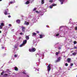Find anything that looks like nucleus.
<instances>
[{
    "label": "nucleus",
    "instance_id": "obj_1",
    "mask_svg": "<svg viewBox=\"0 0 77 77\" xmlns=\"http://www.w3.org/2000/svg\"><path fill=\"white\" fill-rule=\"evenodd\" d=\"M29 52H35L36 51V48H32L31 49H29Z\"/></svg>",
    "mask_w": 77,
    "mask_h": 77
},
{
    "label": "nucleus",
    "instance_id": "obj_2",
    "mask_svg": "<svg viewBox=\"0 0 77 77\" xmlns=\"http://www.w3.org/2000/svg\"><path fill=\"white\" fill-rule=\"evenodd\" d=\"M60 2H61V5L63 4V2H66L67 1V0H59Z\"/></svg>",
    "mask_w": 77,
    "mask_h": 77
},
{
    "label": "nucleus",
    "instance_id": "obj_3",
    "mask_svg": "<svg viewBox=\"0 0 77 77\" xmlns=\"http://www.w3.org/2000/svg\"><path fill=\"white\" fill-rule=\"evenodd\" d=\"M22 32H25V30H26V27L24 26H22Z\"/></svg>",
    "mask_w": 77,
    "mask_h": 77
},
{
    "label": "nucleus",
    "instance_id": "obj_4",
    "mask_svg": "<svg viewBox=\"0 0 77 77\" xmlns=\"http://www.w3.org/2000/svg\"><path fill=\"white\" fill-rule=\"evenodd\" d=\"M9 11V10H8V9L7 8L6 9L5 11V12H4V14H5V15H6L7 14V13Z\"/></svg>",
    "mask_w": 77,
    "mask_h": 77
},
{
    "label": "nucleus",
    "instance_id": "obj_5",
    "mask_svg": "<svg viewBox=\"0 0 77 77\" xmlns=\"http://www.w3.org/2000/svg\"><path fill=\"white\" fill-rule=\"evenodd\" d=\"M47 69L48 71V72L51 70V68H50V66L49 65H48V66H47Z\"/></svg>",
    "mask_w": 77,
    "mask_h": 77
},
{
    "label": "nucleus",
    "instance_id": "obj_6",
    "mask_svg": "<svg viewBox=\"0 0 77 77\" xmlns=\"http://www.w3.org/2000/svg\"><path fill=\"white\" fill-rule=\"evenodd\" d=\"M24 24L25 25H26V26H28V25H29V22H27V21H25V23H24Z\"/></svg>",
    "mask_w": 77,
    "mask_h": 77
},
{
    "label": "nucleus",
    "instance_id": "obj_7",
    "mask_svg": "<svg viewBox=\"0 0 77 77\" xmlns=\"http://www.w3.org/2000/svg\"><path fill=\"white\" fill-rule=\"evenodd\" d=\"M27 43V40H24L23 42V44L24 45H25Z\"/></svg>",
    "mask_w": 77,
    "mask_h": 77
},
{
    "label": "nucleus",
    "instance_id": "obj_8",
    "mask_svg": "<svg viewBox=\"0 0 77 77\" xmlns=\"http://www.w3.org/2000/svg\"><path fill=\"white\" fill-rule=\"evenodd\" d=\"M30 0H29V1H27L26 2V5H29L30 3Z\"/></svg>",
    "mask_w": 77,
    "mask_h": 77
},
{
    "label": "nucleus",
    "instance_id": "obj_9",
    "mask_svg": "<svg viewBox=\"0 0 77 77\" xmlns=\"http://www.w3.org/2000/svg\"><path fill=\"white\" fill-rule=\"evenodd\" d=\"M29 35L27 36L26 35L25 37V38L27 40H29Z\"/></svg>",
    "mask_w": 77,
    "mask_h": 77
},
{
    "label": "nucleus",
    "instance_id": "obj_10",
    "mask_svg": "<svg viewBox=\"0 0 77 77\" xmlns=\"http://www.w3.org/2000/svg\"><path fill=\"white\" fill-rule=\"evenodd\" d=\"M39 36H40V38H42V37H43V36H44V35L41 34V35H40Z\"/></svg>",
    "mask_w": 77,
    "mask_h": 77
},
{
    "label": "nucleus",
    "instance_id": "obj_11",
    "mask_svg": "<svg viewBox=\"0 0 77 77\" xmlns=\"http://www.w3.org/2000/svg\"><path fill=\"white\" fill-rule=\"evenodd\" d=\"M20 21H21V20L18 19L16 21V22H17V23H18V24H20Z\"/></svg>",
    "mask_w": 77,
    "mask_h": 77
},
{
    "label": "nucleus",
    "instance_id": "obj_12",
    "mask_svg": "<svg viewBox=\"0 0 77 77\" xmlns=\"http://www.w3.org/2000/svg\"><path fill=\"white\" fill-rule=\"evenodd\" d=\"M59 45L60 47L58 46V50H60V49H61V46H62V45H60V44H59Z\"/></svg>",
    "mask_w": 77,
    "mask_h": 77
},
{
    "label": "nucleus",
    "instance_id": "obj_13",
    "mask_svg": "<svg viewBox=\"0 0 77 77\" xmlns=\"http://www.w3.org/2000/svg\"><path fill=\"white\" fill-rule=\"evenodd\" d=\"M62 59V58H61L60 57H59L58 58V62H60V60Z\"/></svg>",
    "mask_w": 77,
    "mask_h": 77
},
{
    "label": "nucleus",
    "instance_id": "obj_14",
    "mask_svg": "<svg viewBox=\"0 0 77 77\" xmlns=\"http://www.w3.org/2000/svg\"><path fill=\"white\" fill-rule=\"evenodd\" d=\"M1 26H2V27L4 26H5V23H4L2 22L1 24Z\"/></svg>",
    "mask_w": 77,
    "mask_h": 77
},
{
    "label": "nucleus",
    "instance_id": "obj_15",
    "mask_svg": "<svg viewBox=\"0 0 77 77\" xmlns=\"http://www.w3.org/2000/svg\"><path fill=\"white\" fill-rule=\"evenodd\" d=\"M35 35H36V33L35 32H33L32 33V36H35Z\"/></svg>",
    "mask_w": 77,
    "mask_h": 77
},
{
    "label": "nucleus",
    "instance_id": "obj_16",
    "mask_svg": "<svg viewBox=\"0 0 77 77\" xmlns=\"http://www.w3.org/2000/svg\"><path fill=\"white\" fill-rule=\"evenodd\" d=\"M63 27H64V28H67V27L66 26H62L60 27V29H61V28H63Z\"/></svg>",
    "mask_w": 77,
    "mask_h": 77
},
{
    "label": "nucleus",
    "instance_id": "obj_17",
    "mask_svg": "<svg viewBox=\"0 0 77 77\" xmlns=\"http://www.w3.org/2000/svg\"><path fill=\"white\" fill-rule=\"evenodd\" d=\"M76 54H77V53L74 52L72 53V55H73V56H75V55H76Z\"/></svg>",
    "mask_w": 77,
    "mask_h": 77
},
{
    "label": "nucleus",
    "instance_id": "obj_18",
    "mask_svg": "<svg viewBox=\"0 0 77 77\" xmlns=\"http://www.w3.org/2000/svg\"><path fill=\"white\" fill-rule=\"evenodd\" d=\"M67 61L68 62H70V61H71V59L70 58H68L67 59Z\"/></svg>",
    "mask_w": 77,
    "mask_h": 77
},
{
    "label": "nucleus",
    "instance_id": "obj_19",
    "mask_svg": "<svg viewBox=\"0 0 77 77\" xmlns=\"http://www.w3.org/2000/svg\"><path fill=\"white\" fill-rule=\"evenodd\" d=\"M14 69L15 71H18V69L17 67H14Z\"/></svg>",
    "mask_w": 77,
    "mask_h": 77
},
{
    "label": "nucleus",
    "instance_id": "obj_20",
    "mask_svg": "<svg viewBox=\"0 0 77 77\" xmlns=\"http://www.w3.org/2000/svg\"><path fill=\"white\" fill-rule=\"evenodd\" d=\"M35 72L36 73H39V69H37L35 70Z\"/></svg>",
    "mask_w": 77,
    "mask_h": 77
},
{
    "label": "nucleus",
    "instance_id": "obj_21",
    "mask_svg": "<svg viewBox=\"0 0 77 77\" xmlns=\"http://www.w3.org/2000/svg\"><path fill=\"white\" fill-rule=\"evenodd\" d=\"M4 77H7V76H8V74H5L4 75H3Z\"/></svg>",
    "mask_w": 77,
    "mask_h": 77
},
{
    "label": "nucleus",
    "instance_id": "obj_22",
    "mask_svg": "<svg viewBox=\"0 0 77 77\" xmlns=\"http://www.w3.org/2000/svg\"><path fill=\"white\" fill-rule=\"evenodd\" d=\"M42 5L44 3V0H42Z\"/></svg>",
    "mask_w": 77,
    "mask_h": 77
},
{
    "label": "nucleus",
    "instance_id": "obj_23",
    "mask_svg": "<svg viewBox=\"0 0 77 77\" xmlns=\"http://www.w3.org/2000/svg\"><path fill=\"white\" fill-rule=\"evenodd\" d=\"M23 45H24V44H23V43H22V44L20 45V47H22V46H23Z\"/></svg>",
    "mask_w": 77,
    "mask_h": 77
},
{
    "label": "nucleus",
    "instance_id": "obj_24",
    "mask_svg": "<svg viewBox=\"0 0 77 77\" xmlns=\"http://www.w3.org/2000/svg\"><path fill=\"white\" fill-rule=\"evenodd\" d=\"M62 71V69H61V68L60 67L59 68V72H62V71Z\"/></svg>",
    "mask_w": 77,
    "mask_h": 77
},
{
    "label": "nucleus",
    "instance_id": "obj_25",
    "mask_svg": "<svg viewBox=\"0 0 77 77\" xmlns=\"http://www.w3.org/2000/svg\"><path fill=\"white\" fill-rule=\"evenodd\" d=\"M4 73H5V72L3 71L1 73V75H3V74H4Z\"/></svg>",
    "mask_w": 77,
    "mask_h": 77
},
{
    "label": "nucleus",
    "instance_id": "obj_26",
    "mask_svg": "<svg viewBox=\"0 0 77 77\" xmlns=\"http://www.w3.org/2000/svg\"><path fill=\"white\" fill-rule=\"evenodd\" d=\"M36 9H37V8H35L33 10V11H36Z\"/></svg>",
    "mask_w": 77,
    "mask_h": 77
},
{
    "label": "nucleus",
    "instance_id": "obj_27",
    "mask_svg": "<svg viewBox=\"0 0 77 77\" xmlns=\"http://www.w3.org/2000/svg\"><path fill=\"white\" fill-rule=\"evenodd\" d=\"M3 28V26H2L1 25H0V29H2Z\"/></svg>",
    "mask_w": 77,
    "mask_h": 77
},
{
    "label": "nucleus",
    "instance_id": "obj_28",
    "mask_svg": "<svg viewBox=\"0 0 77 77\" xmlns=\"http://www.w3.org/2000/svg\"><path fill=\"white\" fill-rule=\"evenodd\" d=\"M53 5H51L50 6V8L51 9H52L53 8Z\"/></svg>",
    "mask_w": 77,
    "mask_h": 77
},
{
    "label": "nucleus",
    "instance_id": "obj_29",
    "mask_svg": "<svg viewBox=\"0 0 77 77\" xmlns=\"http://www.w3.org/2000/svg\"><path fill=\"white\" fill-rule=\"evenodd\" d=\"M76 26H77V24H76ZM75 29L76 30H77V26H76V27H75Z\"/></svg>",
    "mask_w": 77,
    "mask_h": 77
},
{
    "label": "nucleus",
    "instance_id": "obj_30",
    "mask_svg": "<svg viewBox=\"0 0 77 77\" xmlns=\"http://www.w3.org/2000/svg\"><path fill=\"white\" fill-rule=\"evenodd\" d=\"M52 6H56V4H52Z\"/></svg>",
    "mask_w": 77,
    "mask_h": 77
},
{
    "label": "nucleus",
    "instance_id": "obj_31",
    "mask_svg": "<svg viewBox=\"0 0 77 77\" xmlns=\"http://www.w3.org/2000/svg\"><path fill=\"white\" fill-rule=\"evenodd\" d=\"M20 35H22L24 34H23V33L22 32L20 33Z\"/></svg>",
    "mask_w": 77,
    "mask_h": 77
},
{
    "label": "nucleus",
    "instance_id": "obj_32",
    "mask_svg": "<svg viewBox=\"0 0 77 77\" xmlns=\"http://www.w3.org/2000/svg\"><path fill=\"white\" fill-rule=\"evenodd\" d=\"M65 66H68V63H66L65 64Z\"/></svg>",
    "mask_w": 77,
    "mask_h": 77
},
{
    "label": "nucleus",
    "instance_id": "obj_33",
    "mask_svg": "<svg viewBox=\"0 0 77 77\" xmlns=\"http://www.w3.org/2000/svg\"><path fill=\"white\" fill-rule=\"evenodd\" d=\"M58 62V59L57 60H56L55 61V63H57Z\"/></svg>",
    "mask_w": 77,
    "mask_h": 77
},
{
    "label": "nucleus",
    "instance_id": "obj_34",
    "mask_svg": "<svg viewBox=\"0 0 77 77\" xmlns=\"http://www.w3.org/2000/svg\"><path fill=\"white\" fill-rule=\"evenodd\" d=\"M10 3H11V4H12V3H14V2H10Z\"/></svg>",
    "mask_w": 77,
    "mask_h": 77
},
{
    "label": "nucleus",
    "instance_id": "obj_35",
    "mask_svg": "<svg viewBox=\"0 0 77 77\" xmlns=\"http://www.w3.org/2000/svg\"><path fill=\"white\" fill-rule=\"evenodd\" d=\"M35 12H36V13H37V14H39V11H36Z\"/></svg>",
    "mask_w": 77,
    "mask_h": 77
},
{
    "label": "nucleus",
    "instance_id": "obj_36",
    "mask_svg": "<svg viewBox=\"0 0 77 77\" xmlns=\"http://www.w3.org/2000/svg\"><path fill=\"white\" fill-rule=\"evenodd\" d=\"M49 2H51V3L52 2H53V0H50L49 1Z\"/></svg>",
    "mask_w": 77,
    "mask_h": 77
},
{
    "label": "nucleus",
    "instance_id": "obj_37",
    "mask_svg": "<svg viewBox=\"0 0 77 77\" xmlns=\"http://www.w3.org/2000/svg\"><path fill=\"white\" fill-rule=\"evenodd\" d=\"M74 44H77V42L75 41H74Z\"/></svg>",
    "mask_w": 77,
    "mask_h": 77
},
{
    "label": "nucleus",
    "instance_id": "obj_38",
    "mask_svg": "<svg viewBox=\"0 0 77 77\" xmlns=\"http://www.w3.org/2000/svg\"><path fill=\"white\" fill-rule=\"evenodd\" d=\"M17 57V55L16 54H15L14 55V57Z\"/></svg>",
    "mask_w": 77,
    "mask_h": 77
},
{
    "label": "nucleus",
    "instance_id": "obj_39",
    "mask_svg": "<svg viewBox=\"0 0 77 77\" xmlns=\"http://www.w3.org/2000/svg\"><path fill=\"white\" fill-rule=\"evenodd\" d=\"M23 73L24 74H26V72H23Z\"/></svg>",
    "mask_w": 77,
    "mask_h": 77
},
{
    "label": "nucleus",
    "instance_id": "obj_40",
    "mask_svg": "<svg viewBox=\"0 0 77 77\" xmlns=\"http://www.w3.org/2000/svg\"><path fill=\"white\" fill-rule=\"evenodd\" d=\"M55 36H58V34H57L54 35Z\"/></svg>",
    "mask_w": 77,
    "mask_h": 77
},
{
    "label": "nucleus",
    "instance_id": "obj_41",
    "mask_svg": "<svg viewBox=\"0 0 77 77\" xmlns=\"http://www.w3.org/2000/svg\"><path fill=\"white\" fill-rule=\"evenodd\" d=\"M73 66V63H71L70 64V66Z\"/></svg>",
    "mask_w": 77,
    "mask_h": 77
},
{
    "label": "nucleus",
    "instance_id": "obj_42",
    "mask_svg": "<svg viewBox=\"0 0 77 77\" xmlns=\"http://www.w3.org/2000/svg\"><path fill=\"white\" fill-rule=\"evenodd\" d=\"M59 32H60V33H63V31H60Z\"/></svg>",
    "mask_w": 77,
    "mask_h": 77
},
{
    "label": "nucleus",
    "instance_id": "obj_43",
    "mask_svg": "<svg viewBox=\"0 0 77 77\" xmlns=\"http://www.w3.org/2000/svg\"><path fill=\"white\" fill-rule=\"evenodd\" d=\"M14 48H17V47L16 46H15Z\"/></svg>",
    "mask_w": 77,
    "mask_h": 77
},
{
    "label": "nucleus",
    "instance_id": "obj_44",
    "mask_svg": "<svg viewBox=\"0 0 77 77\" xmlns=\"http://www.w3.org/2000/svg\"><path fill=\"white\" fill-rule=\"evenodd\" d=\"M71 19H70V20H69L70 22H69V23H71V21H71Z\"/></svg>",
    "mask_w": 77,
    "mask_h": 77
},
{
    "label": "nucleus",
    "instance_id": "obj_45",
    "mask_svg": "<svg viewBox=\"0 0 77 77\" xmlns=\"http://www.w3.org/2000/svg\"><path fill=\"white\" fill-rule=\"evenodd\" d=\"M11 15H9V16H8V18H11Z\"/></svg>",
    "mask_w": 77,
    "mask_h": 77
},
{
    "label": "nucleus",
    "instance_id": "obj_46",
    "mask_svg": "<svg viewBox=\"0 0 77 77\" xmlns=\"http://www.w3.org/2000/svg\"><path fill=\"white\" fill-rule=\"evenodd\" d=\"M9 26H12V25L11 24H9Z\"/></svg>",
    "mask_w": 77,
    "mask_h": 77
},
{
    "label": "nucleus",
    "instance_id": "obj_47",
    "mask_svg": "<svg viewBox=\"0 0 77 77\" xmlns=\"http://www.w3.org/2000/svg\"><path fill=\"white\" fill-rule=\"evenodd\" d=\"M56 55H58V52H57L56 54Z\"/></svg>",
    "mask_w": 77,
    "mask_h": 77
},
{
    "label": "nucleus",
    "instance_id": "obj_48",
    "mask_svg": "<svg viewBox=\"0 0 77 77\" xmlns=\"http://www.w3.org/2000/svg\"><path fill=\"white\" fill-rule=\"evenodd\" d=\"M2 49H4V48H5V47H2Z\"/></svg>",
    "mask_w": 77,
    "mask_h": 77
},
{
    "label": "nucleus",
    "instance_id": "obj_49",
    "mask_svg": "<svg viewBox=\"0 0 77 77\" xmlns=\"http://www.w3.org/2000/svg\"><path fill=\"white\" fill-rule=\"evenodd\" d=\"M37 33H39V32L38 31H37Z\"/></svg>",
    "mask_w": 77,
    "mask_h": 77
},
{
    "label": "nucleus",
    "instance_id": "obj_50",
    "mask_svg": "<svg viewBox=\"0 0 77 77\" xmlns=\"http://www.w3.org/2000/svg\"><path fill=\"white\" fill-rule=\"evenodd\" d=\"M2 33V31H0V33Z\"/></svg>",
    "mask_w": 77,
    "mask_h": 77
},
{
    "label": "nucleus",
    "instance_id": "obj_51",
    "mask_svg": "<svg viewBox=\"0 0 77 77\" xmlns=\"http://www.w3.org/2000/svg\"><path fill=\"white\" fill-rule=\"evenodd\" d=\"M59 53H60V51H59L58 52V54H59Z\"/></svg>",
    "mask_w": 77,
    "mask_h": 77
},
{
    "label": "nucleus",
    "instance_id": "obj_52",
    "mask_svg": "<svg viewBox=\"0 0 77 77\" xmlns=\"http://www.w3.org/2000/svg\"><path fill=\"white\" fill-rule=\"evenodd\" d=\"M1 1H2V0H0V2H1Z\"/></svg>",
    "mask_w": 77,
    "mask_h": 77
},
{
    "label": "nucleus",
    "instance_id": "obj_53",
    "mask_svg": "<svg viewBox=\"0 0 77 77\" xmlns=\"http://www.w3.org/2000/svg\"><path fill=\"white\" fill-rule=\"evenodd\" d=\"M75 48H76V47H75Z\"/></svg>",
    "mask_w": 77,
    "mask_h": 77
},
{
    "label": "nucleus",
    "instance_id": "obj_54",
    "mask_svg": "<svg viewBox=\"0 0 77 77\" xmlns=\"http://www.w3.org/2000/svg\"><path fill=\"white\" fill-rule=\"evenodd\" d=\"M59 35V34L58 33V35Z\"/></svg>",
    "mask_w": 77,
    "mask_h": 77
},
{
    "label": "nucleus",
    "instance_id": "obj_55",
    "mask_svg": "<svg viewBox=\"0 0 77 77\" xmlns=\"http://www.w3.org/2000/svg\"><path fill=\"white\" fill-rule=\"evenodd\" d=\"M76 59H77V58H76Z\"/></svg>",
    "mask_w": 77,
    "mask_h": 77
}]
</instances>
